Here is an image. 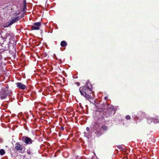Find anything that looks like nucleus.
<instances>
[{
	"instance_id": "nucleus-1",
	"label": "nucleus",
	"mask_w": 159,
	"mask_h": 159,
	"mask_svg": "<svg viewBox=\"0 0 159 159\" xmlns=\"http://www.w3.org/2000/svg\"><path fill=\"white\" fill-rule=\"evenodd\" d=\"M80 91L81 95H83L87 100L90 102L93 100L92 90L90 88L86 85L84 87H82L80 88Z\"/></svg>"
},
{
	"instance_id": "nucleus-2",
	"label": "nucleus",
	"mask_w": 159,
	"mask_h": 159,
	"mask_svg": "<svg viewBox=\"0 0 159 159\" xmlns=\"http://www.w3.org/2000/svg\"><path fill=\"white\" fill-rule=\"evenodd\" d=\"M20 18L18 16H16L14 17H11V19L8 21L7 24L3 26L4 27H6L11 25L16 21L19 20Z\"/></svg>"
},
{
	"instance_id": "nucleus-3",
	"label": "nucleus",
	"mask_w": 159,
	"mask_h": 159,
	"mask_svg": "<svg viewBox=\"0 0 159 159\" xmlns=\"http://www.w3.org/2000/svg\"><path fill=\"white\" fill-rule=\"evenodd\" d=\"M2 92L1 97L2 99L6 98L7 95L11 94V92L7 88L5 89L3 91H2Z\"/></svg>"
},
{
	"instance_id": "nucleus-4",
	"label": "nucleus",
	"mask_w": 159,
	"mask_h": 159,
	"mask_svg": "<svg viewBox=\"0 0 159 159\" xmlns=\"http://www.w3.org/2000/svg\"><path fill=\"white\" fill-rule=\"evenodd\" d=\"M22 140L26 144H30L33 142V140L29 137H22Z\"/></svg>"
},
{
	"instance_id": "nucleus-5",
	"label": "nucleus",
	"mask_w": 159,
	"mask_h": 159,
	"mask_svg": "<svg viewBox=\"0 0 159 159\" xmlns=\"http://www.w3.org/2000/svg\"><path fill=\"white\" fill-rule=\"evenodd\" d=\"M2 38L3 40V42L2 43H1V44H2L1 45L2 47L1 48L2 50H5L8 47V44H7V42L6 41L5 38Z\"/></svg>"
},
{
	"instance_id": "nucleus-6",
	"label": "nucleus",
	"mask_w": 159,
	"mask_h": 159,
	"mask_svg": "<svg viewBox=\"0 0 159 159\" xmlns=\"http://www.w3.org/2000/svg\"><path fill=\"white\" fill-rule=\"evenodd\" d=\"M41 25L40 22H36L33 25L31 26V29L32 30H37L39 29V27Z\"/></svg>"
},
{
	"instance_id": "nucleus-7",
	"label": "nucleus",
	"mask_w": 159,
	"mask_h": 159,
	"mask_svg": "<svg viewBox=\"0 0 159 159\" xmlns=\"http://www.w3.org/2000/svg\"><path fill=\"white\" fill-rule=\"evenodd\" d=\"M16 84L17 85V86L18 88L22 89H24L26 88V86L21 83H16Z\"/></svg>"
},
{
	"instance_id": "nucleus-8",
	"label": "nucleus",
	"mask_w": 159,
	"mask_h": 159,
	"mask_svg": "<svg viewBox=\"0 0 159 159\" xmlns=\"http://www.w3.org/2000/svg\"><path fill=\"white\" fill-rule=\"evenodd\" d=\"M15 149L17 151H20L22 150V147L21 145L18 143H17L15 144Z\"/></svg>"
},
{
	"instance_id": "nucleus-9",
	"label": "nucleus",
	"mask_w": 159,
	"mask_h": 159,
	"mask_svg": "<svg viewBox=\"0 0 159 159\" xmlns=\"http://www.w3.org/2000/svg\"><path fill=\"white\" fill-rule=\"evenodd\" d=\"M61 45L62 47H65L67 45V43L65 41H62L61 43Z\"/></svg>"
},
{
	"instance_id": "nucleus-10",
	"label": "nucleus",
	"mask_w": 159,
	"mask_h": 159,
	"mask_svg": "<svg viewBox=\"0 0 159 159\" xmlns=\"http://www.w3.org/2000/svg\"><path fill=\"white\" fill-rule=\"evenodd\" d=\"M5 153L4 150L3 149H1V155H3Z\"/></svg>"
},
{
	"instance_id": "nucleus-11",
	"label": "nucleus",
	"mask_w": 159,
	"mask_h": 159,
	"mask_svg": "<svg viewBox=\"0 0 159 159\" xmlns=\"http://www.w3.org/2000/svg\"><path fill=\"white\" fill-rule=\"evenodd\" d=\"M23 4H24V6H25V7L26 6V1L25 0H24L23 2Z\"/></svg>"
},
{
	"instance_id": "nucleus-12",
	"label": "nucleus",
	"mask_w": 159,
	"mask_h": 159,
	"mask_svg": "<svg viewBox=\"0 0 159 159\" xmlns=\"http://www.w3.org/2000/svg\"><path fill=\"white\" fill-rule=\"evenodd\" d=\"M102 128L104 130H107V127L106 126H102Z\"/></svg>"
},
{
	"instance_id": "nucleus-13",
	"label": "nucleus",
	"mask_w": 159,
	"mask_h": 159,
	"mask_svg": "<svg viewBox=\"0 0 159 159\" xmlns=\"http://www.w3.org/2000/svg\"><path fill=\"white\" fill-rule=\"evenodd\" d=\"M125 118L127 120H129L130 118V117L129 115H127L126 116Z\"/></svg>"
},
{
	"instance_id": "nucleus-14",
	"label": "nucleus",
	"mask_w": 159,
	"mask_h": 159,
	"mask_svg": "<svg viewBox=\"0 0 159 159\" xmlns=\"http://www.w3.org/2000/svg\"><path fill=\"white\" fill-rule=\"evenodd\" d=\"M27 153L30 154V155H31V152L30 151V150H28L27 151Z\"/></svg>"
},
{
	"instance_id": "nucleus-15",
	"label": "nucleus",
	"mask_w": 159,
	"mask_h": 159,
	"mask_svg": "<svg viewBox=\"0 0 159 159\" xmlns=\"http://www.w3.org/2000/svg\"><path fill=\"white\" fill-rule=\"evenodd\" d=\"M26 7H25V6H24V7L23 10V11H24L26 10Z\"/></svg>"
},
{
	"instance_id": "nucleus-16",
	"label": "nucleus",
	"mask_w": 159,
	"mask_h": 159,
	"mask_svg": "<svg viewBox=\"0 0 159 159\" xmlns=\"http://www.w3.org/2000/svg\"><path fill=\"white\" fill-rule=\"evenodd\" d=\"M86 130L88 132L89 130V128L88 127H87L86 129Z\"/></svg>"
},
{
	"instance_id": "nucleus-17",
	"label": "nucleus",
	"mask_w": 159,
	"mask_h": 159,
	"mask_svg": "<svg viewBox=\"0 0 159 159\" xmlns=\"http://www.w3.org/2000/svg\"><path fill=\"white\" fill-rule=\"evenodd\" d=\"M61 130H63L64 129V128L63 127H61Z\"/></svg>"
},
{
	"instance_id": "nucleus-18",
	"label": "nucleus",
	"mask_w": 159,
	"mask_h": 159,
	"mask_svg": "<svg viewBox=\"0 0 159 159\" xmlns=\"http://www.w3.org/2000/svg\"><path fill=\"white\" fill-rule=\"evenodd\" d=\"M15 52H13V54H12V55H13V56L15 55Z\"/></svg>"
},
{
	"instance_id": "nucleus-19",
	"label": "nucleus",
	"mask_w": 159,
	"mask_h": 159,
	"mask_svg": "<svg viewBox=\"0 0 159 159\" xmlns=\"http://www.w3.org/2000/svg\"><path fill=\"white\" fill-rule=\"evenodd\" d=\"M86 84L87 85H88V84H90V83H87Z\"/></svg>"
},
{
	"instance_id": "nucleus-20",
	"label": "nucleus",
	"mask_w": 159,
	"mask_h": 159,
	"mask_svg": "<svg viewBox=\"0 0 159 159\" xmlns=\"http://www.w3.org/2000/svg\"><path fill=\"white\" fill-rule=\"evenodd\" d=\"M2 77V76H0L1 78V77Z\"/></svg>"
}]
</instances>
